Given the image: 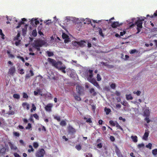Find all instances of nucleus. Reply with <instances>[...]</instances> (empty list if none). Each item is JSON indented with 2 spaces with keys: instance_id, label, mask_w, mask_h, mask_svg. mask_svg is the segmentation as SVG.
<instances>
[{
  "instance_id": "obj_1",
  "label": "nucleus",
  "mask_w": 157,
  "mask_h": 157,
  "mask_svg": "<svg viewBox=\"0 0 157 157\" xmlns=\"http://www.w3.org/2000/svg\"><path fill=\"white\" fill-rule=\"evenodd\" d=\"M135 18H133L131 20H127V22L129 23H133L134 21H135V23L132 24L130 26V27H132L134 25H136L137 26V32L136 33V34L138 33L140 31V29L142 28V21H144V18L141 17V18H139L137 21H136Z\"/></svg>"
},
{
  "instance_id": "obj_2",
  "label": "nucleus",
  "mask_w": 157,
  "mask_h": 157,
  "mask_svg": "<svg viewBox=\"0 0 157 157\" xmlns=\"http://www.w3.org/2000/svg\"><path fill=\"white\" fill-rule=\"evenodd\" d=\"M89 76L87 77V80L90 82L92 83L94 86L98 88H99V86L98 83L96 82L95 79H94L92 78L93 77V75L92 74L93 71L89 70Z\"/></svg>"
},
{
  "instance_id": "obj_3",
  "label": "nucleus",
  "mask_w": 157,
  "mask_h": 157,
  "mask_svg": "<svg viewBox=\"0 0 157 157\" xmlns=\"http://www.w3.org/2000/svg\"><path fill=\"white\" fill-rule=\"evenodd\" d=\"M46 42L44 40H37L33 44V46L34 47H41L43 45H45Z\"/></svg>"
},
{
  "instance_id": "obj_4",
  "label": "nucleus",
  "mask_w": 157,
  "mask_h": 157,
  "mask_svg": "<svg viewBox=\"0 0 157 157\" xmlns=\"http://www.w3.org/2000/svg\"><path fill=\"white\" fill-rule=\"evenodd\" d=\"M48 60L52 64L53 66H54L56 68H59L58 66L57 65H60L61 64V62L58 61L56 62L55 60L50 58H48Z\"/></svg>"
},
{
  "instance_id": "obj_5",
  "label": "nucleus",
  "mask_w": 157,
  "mask_h": 157,
  "mask_svg": "<svg viewBox=\"0 0 157 157\" xmlns=\"http://www.w3.org/2000/svg\"><path fill=\"white\" fill-rule=\"evenodd\" d=\"M45 153V151L43 149H39L36 152V155L38 157H42Z\"/></svg>"
},
{
  "instance_id": "obj_6",
  "label": "nucleus",
  "mask_w": 157,
  "mask_h": 157,
  "mask_svg": "<svg viewBox=\"0 0 157 157\" xmlns=\"http://www.w3.org/2000/svg\"><path fill=\"white\" fill-rule=\"evenodd\" d=\"M59 68H56L59 70H61L64 73H66V71L65 70V69L66 68L65 66L63 65H62V63L61 62V64L59 65H57Z\"/></svg>"
},
{
  "instance_id": "obj_7",
  "label": "nucleus",
  "mask_w": 157,
  "mask_h": 157,
  "mask_svg": "<svg viewBox=\"0 0 157 157\" xmlns=\"http://www.w3.org/2000/svg\"><path fill=\"white\" fill-rule=\"evenodd\" d=\"M76 88L78 94L79 95H81L82 94V92L83 90V89L82 87L79 86H76Z\"/></svg>"
},
{
  "instance_id": "obj_8",
  "label": "nucleus",
  "mask_w": 157,
  "mask_h": 157,
  "mask_svg": "<svg viewBox=\"0 0 157 157\" xmlns=\"http://www.w3.org/2000/svg\"><path fill=\"white\" fill-rule=\"evenodd\" d=\"M53 106L52 104H49L45 107V110L47 111H50L51 110V108Z\"/></svg>"
},
{
  "instance_id": "obj_9",
  "label": "nucleus",
  "mask_w": 157,
  "mask_h": 157,
  "mask_svg": "<svg viewBox=\"0 0 157 157\" xmlns=\"http://www.w3.org/2000/svg\"><path fill=\"white\" fill-rule=\"evenodd\" d=\"M15 68L14 67H12L10 69L8 73L10 75H13L15 71Z\"/></svg>"
},
{
  "instance_id": "obj_10",
  "label": "nucleus",
  "mask_w": 157,
  "mask_h": 157,
  "mask_svg": "<svg viewBox=\"0 0 157 157\" xmlns=\"http://www.w3.org/2000/svg\"><path fill=\"white\" fill-rule=\"evenodd\" d=\"M31 21L32 24H33V23H34L36 25L39 24V21L37 20V19H36L32 18L31 20Z\"/></svg>"
},
{
  "instance_id": "obj_11",
  "label": "nucleus",
  "mask_w": 157,
  "mask_h": 157,
  "mask_svg": "<svg viewBox=\"0 0 157 157\" xmlns=\"http://www.w3.org/2000/svg\"><path fill=\"white\" fill-rule=\"evenodd\" d=\"M149 132L145 131V132L143 137V139L144 140H147L149 135Z\"/></svg>"
},
{
  "instance_id": "obj_12",
  "label": "nucleus",
  "mask_w": 157,
  "mask_h": 157,
  "mask_svg": "<svg viewBox=\"0 0 157 157\" xmlns=\"http://www.w3.org/2000/svg\"><path fill=\"white\" fill-rule=\"evenodd\" d=\"M150 111L148 109H146L144 111V116L148 117L150 115Z\"/></svg>"
},
{
  "instance_id": "obj_13",
  "label": "nucleus",
  "mask_w": 157,
  "mask_h": 157,
  "mask_svg": "<svg viewBox=\"0 0 157 157\" xmlns=\"http://www.w3.org/2000/svg\"><path fill=\"white\" fill-rule=\"evenodd\" d=\"M126 98L127 100H132L133 98L131 94H126L125 95Z\"/></svg>"
},
{
  "instance_id": "obj_14",
  "label": "nucleus",
  "mask_w": 157,
  "mask_h": 157,
  "mask_svg": "<svg viewBox=\"0 0 157 157\" xmlns=\"http://www.w3.org/2000/svg\"><path fill=\"white\" fill-rule=\"evenodd\" d=\"M74 98L76 100L78 101H80L81 100V98L79 96V95H78V94H75L74 95Z\"/></svg>"
},
{
  "instance_id": "obj_15",
  "label": "nucleus",
  "mask_w": 157,
  "mask_h": 157,
  "mask_svg": "<svg viewBox=\"0 0 157 157\" xmlns=\"http://www.w3.org/2000/svg\"><path fill=\"white\" fill-rule=\"evenodd\" d=\"M22 105L24 108H26L27 110H29V105L27 102H24L23 103Z\"/></svg>"
},
{
  "instance_id": "obj_16",
  "label": "nucleus",
  "mask_w": 157,
  "mask_h": 157,
  "mask_svg": "<svg viewBox=\"0 0 157 157\" xmlns=\"http://www.w3.org/2000/svg\"><path fill=\"white\" fill-rule=\"evenodd\" d=\"M120 24L119 22H114L112 24L111 26L113 28H115L118 26Z\"/></svg>"
},
{
  "instance_id": "obj_17",
  "label": "nucleus",
  "mask_w": 157,
  "mask_h": 157,
  "mask_svg": "<svg viewBox=\"0 0 157 157\" xmlns=\"http://www.w3.org/2000/svg\"><path fill=\"white\" fill-rule=\"evenodd\" d=\"M29 72L30 73V75H29V74H26L25 76V78H29L30 76H33L34 75V73L32 71L30 70Z\"/></svg>"
},
{
  "instance_id": "obj_18",
  "label": "nucleus",
  "mask_w": 157,
  "mask_h": 157,
  "mask_svg": "<svg viewBox=\"0 0 157 157\" xmlns=\"http://www.w3.org/2000/svg\"><path fill=\"white\" fill-rule=\"evenodd\" d=\"M71 73L70 76L71 77L73 78L76 75L75 71L73 70H71Z\"/></svg>"
},
{
  "instance_id": "obj_19",
  "label": "nucleus",
  "mask_w": 157,
  "mask_h": 157,
  "mask_svg": "<svg viewBox=\"0 0 157 157\" xmlns=\"http://www.w3.org/2000/svg\"><path fill=\"white\" fill-rule=\"evenodd\" d=\"M85 43V41H81L78 42V46H80L81 47H83L84 46V44Z\"/></svg>"
},
{
  "instance_id": "obj_20",
  "label": "nucleus",
  "mask_w": 157,
  "mask_h": 157,
  "mask_svg": "<svg viewBox=\"0 0 157 157\" xmlns=\"http://www.w3.org/2000/svg\"><path fill=\"white\" fill-rule=\"evenodd\" d=\"M131 138L134 142H136L137 141V137L136 136H131Z\"/></svg>"
},
{
  "instance_id": "obj_21",
  "label": "nucleus",
  "mask_w": 157,
  "mask_h": 157,
  "mask_svg": "<svg viewBox=\"0 0 157 157\" xmlns=\"http://www.w3.org/2000/svg\"><path fill=\"white\" fill-rule=\"evenodd\" d=\"M98 31L99 32V34L100 35L102 36L103 37L104 36V34L103 33V31H102V29L100 28H99L98 29Z\"/></svg>"
},
{
  "instance_id": "obj_22",
  "label": "nucleus",
  "mask_w": 157,
  "mask_h": 157,
  "mask_svg": "<svg viewBox=\"0 0 157 157\" xmlns=\"http://www.w3.org/2000/svg\"><path fill=\"white\" fill-rule=\"evenodd\" d=\"M133 93L134 94H136L137 96H139L141 94V92L139 90H137V91H135L133 92Z\"/></svg>"
},
{
  "instance_id": "obj_23",
  "label": "nucleus",
  "mask_w": 157,
  "mask_h": 157,
  "mask_svg": "<svg viewBox=\"0 0 157 157\" xmlns=\"http://www.w3.org/2000/svg\"><path fill=\"white\" fill-rule=\"evenodd\" d=\"M66 122L65 120H62L60 123V125L62 126H65L66 125Z\"/></svg>"
},
{
  "instance_id": "obj_24",
  "label": "nucleus",
  "mask_w": 157,
  "mask_h": 157,
  "mask_svg": "<svg viewBox=\"0 0 157 157\" xmlns=\"http://www.w3.org/2000/svg\"><path fill=\"white\" fill-rule=\"evenodd\" d=\"M84 21H85V22H84V24H88L91 23L90 20L88 18L85 19L84 20Z\"/></svg>"
},
{
  "instance_id": "obj_25",
  "label": "nucleus",
  "mask_w": 157,
  "mask_h": 157,
  "mask_svg": "<svg viewBox=\"0 0 157 157\" xmlns=\"http://www.w3.org/2000/svg\"><path fill=\"white\" fill-rule=\"evenodd\" d=\"M62 37L63 39H69L68 36L64 33H63L62 34Z\"/></svg>"
},
{
  "instance_id": "obj_26",
  "label": "nucleus",
  "mask_w": 157,
  "mask_h": 157,
  "mask_svg": "<svg viewBox=\"0 0 157 157\" xmlns=\"http://www.w3.org/2000/svg\"><path fill=\"white\" fill-rule=\"evenodd\" d=\"M72 44L74 46H76L77 48L78 47V42L76 41H73L72 42Z\"/></svg>"
},
{
  "instance_id": "obj_27",
  "label": "nucleus",
  "mask_w": 157,
  "mask_h": 157,
  "mask_svg": "<svg viewBox=\"0 0 157 157\" xmlns=\"http://www.w3.org/2000/svg\"><path fill=\"white\" fill-rule=\"evenodd\" d=\"M68 129L71 132H72L73 133L75 132V129L73 128L71 126H69V127Z\"/></svg>"
},
{
  "instance_id": "obj_28",
  "label": "nucleus",
  "mask_w": 157,
  "mask_h": 157,
  "mask_svg": "<svg viewBox=\"0 0 157 157\" xmlns=\"http://www.w3.org/2000/svg\"><path fill=\"white\" fill-rule=\"evenodd\" d=\"M13 97L14 98L17 99H19L20 98V96L17 94H15L13 95Z\"/></svg>"
},
{
  "instance_id": "obj_29",
  "label": "nucleus",
  "mask_w": 157,
  "mask_h": 157,
  "mask_svg": "<svg viewBox=\"0 0 157 157\" xmlns=\"http://www.w3.org/2000/svg\"><path fill=\"white\" fill-rule=\"evenodd\" d=\"M10 147L11 149L14 150H16L17 149V147L13 144H11L10 145Z\"/></svg>"
},
{
  "instance_id": "obj_30",
  "label": "nucleus",
  "mask_w": 157,
  "mask_h": 157,
  "mask_svg": "<svg viewBox=\"0 0 157 157\" xmlns=\"http://www.w3.org/2000/svg\"><path fill=\"white\" fill-rule=\"evenodd\" d=\"M29 149L28 150V151L29 152H30L31 151H33L34 149L33 148L32 146L31 145H29Z\"/></svg>"
},
{
  "instance_id": "obj_31",
  "label": "nucleus",
  "mask_w": 157,
  "mask_h": 157,
  "mask_svg": "<svg viewBox=\"0 0 157 157\" xmlns=\"http://www.w3.org/2000/svg\"><path fill=\"white\" fill-rule=\"evenodd\" d=\"M32 34L33 36H34V37L36 36L37 34V32H36V30H33L32 31Z\"/></svg>"
},
{
  "instance_id": "obj_32",
  "label": "nucleus",
  "mask_w": 157,
  "mask_h": 157,
  "mask_svg": "<svg viewBox=\"0 0 157 157\" xmlns=\"http://www.w3.org/2000/svg\"><path fill=\"white\" fill-rule=\"evenodd\" d=\"M105 111L106 112V114H108L110 112V109H109L107 108H105Z\"/></svg>"
},
{
  "instance_id": "obj_33",
  "label": "nucleus",
  "mask_w": 157,
  "mask_h": 157,
  "mask_svg": "<svg viewBox=\"0 0 157 157\" xmlns=\"http://www.w3.org/2000/svg\"><path fill=\"white\" fill-rule=\"evenodd\" d=\"M109 84L110 85V86L111 88H112L113 89H115L116 88V84L115 83H112L110 84L109 83Z\"/></svg>"
},
{
  "instance_id": "obj_34",
  "label": "nucleus",
  "mask_w": 157,
  "mask_h": 157,
  "mask_svg": "<svg viewBox=\"0 0 157 157\" xmlns=\"http://www.w3.org/2000/svg\"><path fill=\"white\" fill-rule=\"evenodd\" d=\"M109 123L111 125H113V126H115L117 122H115L112 121H110Z\"/></svg>"
},
{
  "instance_id": "obj_35",
  "label": "nucleus",
  "mask_w": 157,
  "mask_h": 157,
  "mask_svg": "<svg viewBox=\"0 0 157 157\" xmlns=\"http://www.w3.org/2000/svg\"><path fill=\"white\" fill-rule=\"evenodd\" d=\"M36 109V107L35 106V105L34 104H32V108L31 110V112H32L33 110H35Z\"/></svg>"
},
{
  "instance_id": "obj_36",
  "label": "nucleus",
  "mask_w": 157,
  "mask_h": 157,
  "mask_svg": "<svg viewBox=\"0 0 157 157\" xmlns=\"http://www.w3.org/2000/svg\"><path fill=\"white\" fill-rule=\"evenodd\" d=\"M20 35L19 33H18L17 34V36L14 38V40H20L19 39V37L20 36Z\"/></svg>"
},
{
  "instance_id": "obj_37",
  "label": "nucleus",
  "mask_w": 157,
  "mask_h": 157,
  "mask_svg": "<svg viewBox=\"0 0 157 157\" xmlns=\"http://www.w3.org/2000/svg\"><path fill=\"white\" fill-rule=\"evenodd\" d=\"M152 153L154 155H156L157 154V149H155L152 151Z\"/></svg>"
},
{
  "instance_id": "obj_38",
  "label": "nucleus",
  "mask_w": 157,
  "mask_h": 157,
  "mask_svg": "<svg viewBox=\"0 0 157 157\" xmlns=\"http://www.w3.org/2000/svg\"><path fill=\"white\" fill-rule=\"evenodd\" d=\"M152 144L149 143L146 146V147L147 148H149V149H151Z\"/></svg>"
},
{
  "instance_id": "obj_39",
  "label": "nucleus",
  "mask_w": 157,
  "mask_h": 157,
  "mask_svg": "<svg viewBox=\"0 0 157 157\" xmlns=\"http://www.w3.org/2000/svg\"><path fill=\"white\" fill-rule=\"evenodd\" d=\"M46 53L47 54L48 56L49 57L52 56L53 55V53L52 52H49L48 51L46 52Z\"/></svg>"
},
{
  "instance_id": "obj_40",
  "label": "nucleus",
  "mask_w": 157,
  "mask_h": 157,
  "mask_svg": "<svg viewBox=\"0 0 157 157\" xmlns=\"http://www.w3.org/2000/svg\"><path fill=\"white\" fill-rule=\"evenodd\" d=\"M40 89H38L37 90V91H34V94L35 95H36V96L39 93V94H40Z\"/></svg>"
},
{
  "instance_id": "obj_41",
  "label": "nucleus",
  "mask_w": 157,
  "mask_h": 157,
  "mask_svg": "<svg viewBox=\"0 0 157 157\" xmlns=\"http://www.w3.org/2000/svg\"><path fill=\"white\" fill-rule=\"evenodd\" d=\"M90 93L93 94L94 95H96V93L95 92L94 89L91 88L90 90Z\"/></svg>"
},
{
  "instance_id": "obj_42",
  "label": "nucleus",
  "mask_w": 157,
  "mask_h": 157,
  "mask_svg": "<svg viewBox=\"0 0 157 157\" xmlns=\"http://www.w3.org/2000/svg\"><path fill=\"white\" fill-rule=\"evenodd\" d=\"M39 146L37 142H34L33 144V147L35 148H37Z\"/></svg>"
},
{
  "instance_id": "obj_43",
  "label": "nucleus",
  "mask_w": 157,
  "mask_h": 157,
  "mask_svg": "<svg viewBox=\"0 0 157 157\" xmlns=\"http://www.w3.org/2000/svg\"><path fill=\"white\" fill-rule=\"evenodd\" d=\"M101 78L100 75L99 74H98L97 75V80L98 81H100L101 80Z\"/></svg>"
},
{
  "instance_id": "obj_44",
  "label": "nucleus",
  "mask_w": 157,
  "mask_h": 157,
  "mask_svg": "<svg viewBox=\"0 0 157 157\" xmlns=\"http://www.w3.org/2000/svg\"><path fill=\"white\" fill-rule=\"evenodd\" d=\"M17 58H19L21 60L24 62H25V59H24V58L20 56H17Z\"/></svg>"
},
{
  "instance_id": "obj_45",
  "label": "nucleus",
  "mask_w": 157,
  "mask_h": 157,
  "mask_svg": "<svg viewBox=\"0 0 157 157\" xmlns=\"http://www.w3.org/2000/svg\"><path fill=\"white\" fill-rule=\"evenodd\" d=\"M24 24V22H22V21H21L20 22L18 23V25L16 27V28L18 29L19 28L20 26L21 25Z\"/></svg>"
},
{
  "instance_id": "obj_46",
  "label": "nucleus",
  "mask_w": 157,
  "mask_h": 157,
  "mask_svg": "<svg viewBox=\"0 0 157 157\" xmlns=\"http://www.w3.org/2000/svg\"><path fill=\"white\" fill-rule=\"evenodd\" d=\"M54 117L55 119L57 120L58 121H59L60 120V118L59 116H55Z\"/></svg>"
},
{
  "instance_id": "obj_47",
  "label": "nucleus",
  "mask_w": 157,
  "mask_h": 157,
  "mask_svg": "<svg viewBox=\"0 0 157 157\" xmlns=\"http://www.w3.org/2000/svg\"><path fill=\"white\" fill-rule=\"evenodd\" d=\"M145 120L146 121L147 123H149L151 121V120L149 119L148 117H146L145 118Z\"/></svg>"
},
{
  "instance_id": "obj_48",
  "label": "nucleus",
  "mask_w": 157,
  "mask_h": 157,
  "mask_svg": "<svg viewBox=\"0 0 157 157\" xmlns=\"http://www.w3.org/2000/svg\"><path fill=\"white\" fill-rule=\"evenodd\" d=\"M116 153L117 154V155L118 156V157H122V155L121 154V153L119 151H116Z\"/></svg>"
},
{
  "instance_id": "obj_49",
  "label": "nucleus",
  "mask_w": 157,
  "mask_h": 157,
  "mask_svg": "<svg viewBox=\"0 0 157 157\" xmlns=\"http://www.w3.org/2000/svg\"><path fill=\"white\" fill-rule=\"evenodd\" d=\"M78 150H80L81 149V147L80 145H77L75 147Z\"/></svg>"
},
{
  "instance_id": "obj_50",
  "label": "nucleus",
  "mask_w": 157,
  "mask_h": 157,
  "mask_svg": "<svg viewBox=\"0 0 157 157\" xmlns=\"http://www.w3.org/2000/svg\"><path fill=\"white\" fill-rule=\"evenodd\" d=\"M116 127L120 129L121 130H123L122 128L121 127V126L118 124L117 122L116 124Z\"/></svg>"
},
{
  "instance_id": "obj_51",
  "label": "nucleus",
  "mask_w": 157,
  "mask_h": 157,
  "mask_svg": "<svg viewBox=\"0 0 157 157\" xmlns=\"http://www.w3.org/2000/svg\"><path fill=\"white\" fill-rule=\"evenodd\" d=\"M23 97L24 98H28V96L27 95V94L25 93H23Z\"/></svg>"
},
{
  "instance_id": "obj_52",
  "label": "nucleus",
  "mask_w": 157,
  "mask_h": 157,
  "mask_svg": "<svg viewBox=\"0 0 157 157\" xmlns=\"http://www.w3.org/2000/svg\"><path fill=\"white\" fill-rule=\"evenodd\" d=\"M84 119H85L87 120L86 122H89V123H91L92 122V121L91 120V118H89V119H87V118H86V117H85L84 118Z\"/></svg>"
},
{
  "instance_id": "obj_53",
  "label": "nucleus",
  "mask_w": 157,
  "mask_h": 157,
  "mask_svg": "<svg viewBox=\"0 0 157 157\" xmlns=\"http://www.w3.org/2000/svg\"><path fill=\"white\" fill-rule=\"evenodd\" d=\"M51 20H48L46 21L45 23H46V25H49L51 23Z\"/></svg>"
},
{
  "instance_id": "obj_54",
  "label": "nucleus",
  "mask_w": 157,
  "mask_h": 157,
  "mask_svg": "<svg viewBox=\"0 0 157 157\" xmlns=\"http://www.w3.org/2000/svg\"><path fill=\"white\" fill-rule=\"evenodd\" d=\"M31 127V124L30 123H29L28 124L27 126L26 127V129H29Z\"/></svg>"
},
{
  "instance_id": "obj_55",
  "label": "nucleus",
  "mask_w": 157,
  "mask_h": 157,
  "mask_svg": "<svg viewBox=\"0 0 157 157\" xmlns=\"http://www.w3.org/2000/svg\"><path fill=\"white\" fill-rule=\"evenodd\" d=\"M93 21V22H94H94H96V23H99V22H102V21H103V20H98V21H97V20H92Z\"/></svg>"
},
{
  "instance_id": "obj_56",
  "label": "nucleus",
  "mask_w": 157,
  "mask_h": 157,
  "mask_svg": "<svg viewBox=\"0 0 157 157\" xmlns=\"http://www.w3.org/2000/svg\"><path fill=\"white\" fill-rule=\"evenodd\" d=\"M115 94L117 96H119L121 95V93L118 91H116L115 92Z\"/></svg>"
},
{
  "instance_id": "obj_57",
  "label": "nucleus",
  "mask_w": 157,
  "mask_h": 157,
  "mask_svg": "<svg viewBox=\"0 0 157 157\" xmlns=\"http://www.w3.org/2000/svg\"><path fill=\"white\" fill-rule=\"evenodd\" d=\"M33 116L36 119L38 120L39 119H38V118H39L38 116V115L37 114H34L33 115Z\"/></svg>"
},
{
  "instance_id": "obj_58",
  "label": "nucleus",
  "mask_w": 157,
  "mask_h": 157,
  "mask_svg": "<svg viewBox=\"0 0 157 157\" xmlns=\"http://www.w3.org/2000/svg\"><path fill=\"white\" fill-rule=\"evenodd\" d=\"M14 114V112L13 111H10L8 113V114L9 115H13Z\"/></svg>"
},
{
  "instance_id": "obj_59",
  "label": "nucleus",
  "mask_w": 157,
  "mask_h": 157,
  "mask_svg": "<svg viewBox=\"0 0 157 157\" xmlns=\"http://www.w3.org/2000/svg\"><path fill=\"white\" fill-rule=\"evenodd\" d=\"M92 156V155L91 154L88 153L86 154V157H91Z\"/></svg>"
},
{
  "instance_id": "obj_60",
  "label": "nucleus",
  "mask_w": 157,
  "mask_h": 157,
  "mask_svg": "<svg viewBox=\"0 0 157 157\" xmlns=\"http://www.w3.org/2000/svg\"><path fill=\"white\" fill-rule=\"evenodd\" d=\"M102 147V145L100 143L98 144L97 145V147L98 148H101Z\"/></svg>"
},
{
  "instance_id": "obj_61",
  "label": "nucleus",
  "mask_w": 157,
  "mask_h": 157,
  "mask_svg": "<svg viewBox=\"0 0 157 157\" xmlns=\"http://www.w3.org/2000/svg\"><path fill=\"white\" fill-rule=\"evenodd\" d=\"M110 139L111 141H114L115 140V138L113 136H110Z\"/></svg>"
},
{
  "instance_id": "obj_62",
  "label": "nucleus",
  "mask_w": 157,
  "mask_h": 157,
  "mask_svg": "<svg viewBox=\"0 0 157 157\" xmlns=\"http://www.w3.org/2000/svg\"><path fill=\"white\" fill-rule=\"evenodd\" d=\"M17 40V41L15 42V44L17 46L19 44L20 42V40Z\"/></svg>"
},
{
  "instance_id": "obj_63",
  "label": "nucleus",
  "mask_w": 157,
  "mask_h": 157,
  "mask_svg": "<svg viewBox=\"0 0 157 157\" xmlns=\"http://www.w3.org/2000/svg\"><path fill=\"white\" fill-rule=\"evenodd\" d=\"M144 144H139L138 145V146L139 147H143L144 146Z\"/></svg>"
},
{
  "instance_id": "obj_64",
  "label": "nucleus",
  "mask_w": 157,
  "mask_h": 157,
  "mask_svg": "<svg viewBox=\"0 0 157 157\" xmlns=\"http://www.w3.org/2000/svg\"><path fill=\"white\" fill-rule=\"evenodd\" d=\"M14 155L15 157H20V156L17 153H14Z\"/></svg>"
}]
</instances>
